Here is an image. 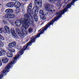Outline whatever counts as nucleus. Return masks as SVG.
<instances>
[{
	"label": "nucleus",
	"instance_id": "obj_17",
	"mask_svg": "<svg viewBox=\"0 0 79 79\" xmlns=\"http://www.w3.org/2000/svg\"><path fill=\"white\" fill-rule=\"evenodd\" d=\"M34 19L35 22H37L38 21V18H37V14H35L34 15Z\"/></svg>",
	"mask_w": 79,
	"mask_h": 79
},
{
	"label": "nucleus",
	"instance_id": "obj_38",
	"mask_svg": "<svg viewBox=\"0 0 79 79\" xmlns=\"http://www.w3.org/2000/svg\"><path fill=\"white\" fill-rule=\"evenodd\" d=\"M39 31H40V30H39Z\"/></svg>",
	"mask_w": 79,
	"mask_h": 79
},
{
	"label": "nucleus",
	"instance_id": "obj_7",
	"mask_svg": "<svg viewBox=\"0 0 79 79\" xmlns=\"http://www.w3.org/2000/svg\"><path fill=\"white\" fill-rule=\"evenodd\" d=\"M16 43L15 41H13L10 43L8 45V46L10 48H13V47H16Z\"/></svg>",
	"mask_w": 79,
	"mask_h": 79
},
{
	"label": "nucleus",
	"instance_id": "obj_2",
	"mask_svg": "<svg viewBox=\"0 0 79 79\" xmlns=\"http://www.w3.org/2000/svg\"><path fill=\"white\" fill-rule=\"evenodd\" d=\"M56 21V18L54 19H53L52 21L50 22L49 23H48L47 24H46V26L44 27V28L40 32V33L38 34L36 36L31 37V40L30 41V42L29 43H28L27 44V45H25L23 48L22 50L20 51V55H21L23 54L24 53V51L27 48V47H29V46H31V45H32V43L35 41V39H37V38H38L39 37H40V34H42L44 33V31H46V29H47L48 26H50L51 24H52L54 23V22Z\"/></svg>",
	"mask_w": 79,
	"mask_h": 79
},
{
	"label": "nucleus",
	"instance_id": "obj_28",
	"mask_svg": "<svg viewBox=\"0 0 79 79\" xmlns=\"http://www.w3.org/2000/svg\"><path fill=\"white\" fill-rule=\"evenodd\" d=\"M49 1L51 2H52L54 1H61V0H49Z\"/></svg>",
	"mask_w": 79,
	"mask_h": 79
},
{
	"label": "nucleus",
	"instance_id": "obj_8",
	"mask_svg": "<svg viewBox=\"0 0 79 79\" xmlns=\"http://www.w3.org/2000/svg\"><path fill=\"white\" fill-rule=\"evenodd\" d=\"M10 32L11 34L15 37V38H18V35L16 34L15 32V29L13 28H11L10 29Z\"/></svg>",
	"mask_w": 79,
	"mask_h": 79
},
{
	"label": "nucleus",
	"instance_id": "obj_36",
	"mask_svg": "<svg viewBox=\"0 0 79 79\" xmlns=\"http://www.w3.org/2000/svg\"><path fill=\"white\" fill-rule=\"evenodd\" d=\"M14 0V1H18V0Z\"/></svg>",
	"mask_w": 79,
	"mask_h": 79
},
{
	"label": "nucleus",
	"instance_id": "obj_3",
	"mask_svg": "<svg viewBox=\"0 0 79 79\" xmlns=\"http://www.w3.org/2000/svg\"><path fill=\"white\" fill-rule=\"evenodd\" d=\"M19 56V54H18L17 56H15L14 58L13 61L10 62L7 65L5 69L2 72V74L0 75V79L3 78V75H5L6 73H8V71L7 69H9L11 67V65H12L13 63H15L16 61H17V59L18 58Z\"/></svg>",
	"mask_w": 79,
	"mask_h": 79
},
{
	"label": "nucleus",
	"instance_id": "obj_4",
	"mask_svg": "<svg viewBox=\"0 0 79 79\" xmlns=\"http://www.w3.org/2000/svg\"><path fill=\"white\" fill-rule=\"evenodd\" d=\"M32 3H30L29 6L27 7V11L28 13L26 14L24 16L25 18H27L28 19H33V17L32 16V15H33V13L31 11V8L32 7Z\"/></svg>",
	"mask_w": 79,
	"mask_h": 79
},
{
	"label": "nucleus",
	"instance_id": "obj_19",
	"mask_svg": "<svg viewBox=\"0 0 79 79\" xmlns=\"http://www.w3.org/2000/svg\"><path fill=\"white\" fill-rule=\"evenodd\" d=\"M4 45L3 44V43L0 40V47H3Z\"/></svg>",
	"mask_w": 79,
	"mask_h": 79
},
{
	"label": "nucleus",
	"instance_id": "obj_31",
	"mask_svg": "<svg viewBox=\"0 0 79 79\" xmlns=\"http://www.w3.org/2000/svg\"><path fill=\"white\" fill-rule=\"evenodd\" d=\"M15 30L17 32H19V29L18 28H16Z\"/></svg>",
	"mask_w": 79,
	"mask_h": 79
},
{
	"label": "nucleus",
	"instance_id": "obj_18",
	"mask_svg": "<svg viewBox=\"0 0 79 79\" xmlns=\"http://www.w3.org/2000/svg\"><path fill=\"white\" fill-rule=\"evenodd\" d=\"M15 12L17 14H18L20 12V9L19 8H17L15 10Z\"/></svg>",
	"mask_w": 79,
	"mask_h": 79
},
{
	"label": "nucleus",
	"instance_id": "obj_14",
	"mask_svg": "<svg viewBox=\"0 0 79 79\" xmlns=\"http://www.w3.org/2000/svg\"><path fill=\"white\" fill-rule=\"evenodd\" d=\"M40 3H42V0H35V5H39Z\"/></svg>",
	"mask_w": 79,
	"mask_h": 79
},
{
	"label": "nucleus",
	"instance_id": "obj_22",
	"mask_svg": "<svg viewBox=\"0 0 79 79\" xmlns=\"http://www.w3.org/2000/svg\"><path fill=\"white\" fill-rule=\"evenodd\" d=\"M45 15H43V16H40L41 17V19L42 20H45L46 18H45Z\"/></svg>",
	"mask_w": 79,
	"mask_h": 79
},
{
	"label": "nucleus",
	"instance_id": "obj_25",
	"mask_svg": "<svg viewBox=\"0 0 79 79\" xmlns=\"http://www.w3.org/2000/svg\"><path fill=\"white\" fill-rule=\"evenodd\" d=\"M10 52H12V53H14V52H15V50L14 49H13L11 48L10 49Z\"/></svg>",
	"mask_w": 79,
	"mask_h": 79
},
{
	"label": "nucleus",
	"instance_id": "obj_1",
	"mask_svg": "<svg viewBox=\"0 0 79 79\" xmlns=\"http://www.w3.org/2000/svg\"><path fill=\"white\" fill-rule=\"evenodd\" d=\"M24 18L26 19H24L22 18L19 20H16L15 22V26L17 27H19L21 24L22 25L21 27V29L23 34H18V35L22 39L24 38V35H27V29L29 27V25L31 26L34 24V19H28L27 17Z\"/></svg>",
	"mask_w": 79,
	"mask_h": 79
},
{
	"label": "nucleus",
	"instance_id": "obj_26",
	"mask_svg": "<svg viewBox=\"0 0 79 79\" xmlns=\"http://www.w3.org/2000/svg\"><path fill=\"white\" fill-rule=\"evenodd\" d=\"M0 40H4V38L0 34Z\"/></svg>",
	"mask_w": 79,
	"mask_h": 79
},
{
	"label": "nucleus",
	"instance_id": "obj_24",
	"mask_svg": "<svg viewBox=\"0 0 79 79\" xmlns=\"http://www.w3.org/2000/svg\"><path fill=\"white\" fill-rule=\"evenodd\" d=\"M38 9H39V7H38L37 6H35L33 8V10H35V11H36V10H38Z\"/></svg>",
	"mask_w": 79,
	"mask_h": 79
},
{
	"label": "nucleus",
	"instance_id": "obj_40",
	"mask_svg": "<svg viewBox=\"0 0 79 79\" xmlns=\"http://www.w3.org/2000/svg\"><path fill=\"white\" fill-rule=\"evenodd\" d=\"M26 42H27V41Z\"/></svg>",
	"mask_w": 79,
	"mask_h": 79
},
{
	"label": "nucleus",
	"instance_id": "obj_5",
	"mask_svg": "<svg viewBox=\"0 0 79 79\" xmlns=\"http://www.w3.org/2000/svg\"><path fill=\"white\" fill-rule=\"evenodd\" d=\"M54 7L53 5L52 4H47L44 6V7L46 11L50 12H53L55 11V10H52L51 8H53Z\"/></svg>",
	"mask_w": 79,
	"mask_h": 79
},
{
	"label": "nucleus",
	"instance_id": "obj_10",
	"mask_svg": "<svg viewBox=\"0 0 79 79\" xmlns=\"http://www.w3.org/2000/svg\"><path fill=\"white\" fill-rule=\"evenodd\" d=\"M48 13L46 12V13L44 12L43 10H41L39 11V15L40 16H42L44 15H47Z\"/></svg>",
	"mask_w": 79,
	"mask_h": 79
},
{
	"label": "nucleus",
	"instance_id": "obj_16",
	"mask_svg": "<svg viewBox=\"0 0 79 79\" xmlns=\"http://www.w3.org/2000/svg\"><path fill=\"white\" fill-rule=\"evenodd\" d=\"M0 52H1L2 56L3 55H6V51L5 50H4V49L2 48H0Z\"/></svg>",
	"mask_w": 79,
	"mask_h": 79
},
{
	"label": "nucleus",
	"instance_id": "obj_15",
	"mask_svg": "<svg viewBox=\"0 0 79 79\" xmlns=\"http://www.w3.org/2000/svg\"><path fill=\"white\" fill-rule=\"evenodd\" d=\"M5 12L6 13H11L13 12V10L11 9H8L6 10Z\"/></svg>",
	"mask_w": 79,
	"mask_h": 79
},
{
	"label": "nucleus",
	"instance_id": "obj_32",
	"mask_svg": "<svg viewBox=\"0 0 79 79\" xmlns=\"http://www.w3.org/2000/svg\"><path fill=\"white\" fill-rule=\"evenodd\" d=\"M2 66V63L1 61V59H0V66Z\"/></svg>",
	"mask_w": 79,
	"mask_h": 79
},
{
	"label": "nucleus",
	"instance_id": "obj_21",
	"mask_svg": "<svg viewBox=\"0 0 79 79\" xmlns=\"http://www.w3.org/2000/svg\"><path fill=\"white\" fill-rule=\"evenodd\" d=\"M21 48H22V47H21L20 45L19 44L17 45V49L20 50V49H21Z\"/></svg>",
	"mask_w": 79,
	"mask_h": 79
},
{
	"label": "nucleus",
	"instance_id": "obj_34",
	"mask_svg": "<svg viewBox=\"0 0 79 79\" xmlns=\"http://www.w3.org/2000/svg\"><path fill=\"white\" fill-rule=\"evenodd\" d=\"M3 22H5V20H3Z\"/></svg>",
	"mask_w": 79,
	"mask_h": 79
},
{
	"label": "nucleus",
	"instance_id": "obj_29",
	"mask_svg": "<svg viewBox=\"0 0 79 79\" xmlns=\"http://www.w3.org/2000/svg\"><path fill=\"white\" fill-rule=\"evenodd\" d=\"M32 29L31 28H30L28 29V32H32Z\"/></svg>",
	"mask_w": 79,
	"mask_h": 79
},
{
	"label": "nucleus",
	"instance_id": "obj_37",
	"mask_svg": "<svg viewBox=\"0 0 79 79\" xmlns=\"http://www.w3.org/2000/svg\"><path fill=\"white\" fill-rule=\"evenodd\" d=\"M65 1L66 0H65ZM68 0V1H69V0Z\"/></svg>",
	"mask_w": 79,
	"mask_h": 79
},
{
	"label": "nucleus",
	"instance_id": "obj_30",
	"mask_svg": "<svg viewBox=\"0 0 79 79\" xmlns=\"http://www.w3.org/2000/svg\"><path fill=\"white\" fill-rule=\"evenodd\" d=\"M2 28H0V33H2V32H3V30H2Z\"/></svg>",
	"mask_w": 79,
	"mask_h": 79
},
{
	"label": "nucleus",
	"instance_id": "obj_20",
	"mask_svg": "<svg viewBox=\"0 0 79 79\" xmlns=\"http://www.w3.org/2000/svg\"><path fill=\"white\" fill-rule=\"evenodd\" d=\"M58 2L56 3V5H57V6H60V5H61V2H60V1H57Z\"/></svg>",
	"mask_w": 79,
	"mask_h": 79
},
{
	"label": "nucleus",
	"instance_id": "obj_35",
	"mask_svg": "<svg viewBox=\"0 0 79 79\" xmlns=\"http://www.w3.org/2000/svg\"><path fill=\"white\" fill-rule=\"evenodd\" d=\"M6 49H7V50H9V48H7Z\"/></svg>",
	"mask_w": 79,
	"mask_h": 79
},
{
	"label": "nucleus",
	"instance_id": "obj_6",
	"mask_svg": "<svg viewBox=\"0 0 79 79\" xmlns=\"http://www.w3.org/2000/svg\"><path fill=\"white\" fill-rule=\"evenodd\" d=\"M5 17L6 18H14L15 17V15L13 14L10 15L6 14L5 16Z\"/></svg>",
	"mask_w": 79,
	"mask_h": 79
},
{
	"label": "nucleus",
	"instance_id": "obj_13",
	"mask_svg": "<svg viewBox=\"0 0 79 79\" xmlns=\"http://www.w3.org/2000/svg\"><path fill=\"white\" fill-rule=\"evenodd\" d=\"M6 54L7 56L9 57V58H12L13 57V53L10 52H8Z\"/></svg>",
	"mask_w": 79,
	"mask_h": 79
},
{
	"label": "nucleus",
	"instance_id": "obj_33",
	"mask_svg": "<svg viewBox=\"0 0 79 79\" xmlns=\"http://www.w3.org/2000/svg\"><path fill=\"white\" fill-rule=\"evenodd\" d=\"M23 2H26L27 0H22Z\"/></svg>",
	"mask_w": 79,
	"mask_h": 79
},
{
	"label": "nucleus",
	"instance_id": "obj_23",
	"mask_svg": "<svg viewBox=\"0 0 79 79\" xmlns=\"http://www.w3.org/2000/svg\"><path fill=\"white\" fill-rule=\"evenodd\" d=\"M15 5V3L13 2H10V7H13Z\"/></svg>",
	"mask_w": 79,
	"mask_h": 79
},
{
	"label": "nucleus",
	"instance_id": "obj_9",
	"mask_svg": "<svg viewBox=\"0 0 79 79\" xmlns=\"http://www.w3.org/2000/svg\"><path fill=\"white\" fill-rule=\"evenodd\" d=\"M5 30L3 31V32L5 33V34L7 33L8 32H10V28L9 27L7 26H5L4 27Z\"/></svg>",
	"mask_w": 79,
	"mask_h": 79
},
{
	"label": "nucleus",
	"instance_id": "obj_12",
	"mask_svg": "<svg viewBox=\"0 0 79 79\" xmlns=\"http://www.w3.org/2000/svg\"><path fill=\"white\" fill-rule=\"evenodd\" d=\"M2 60L3 63H6L8 62V61H9V59L3 57L2 58Z\"/></svg>",
	"mask_w": 79,
	"mask_h": 79
},
{
	"label": "nucleus",
	"instance_id": "obj_27",
	"mask_svg": "<svg viewBox=\"0 0 79 79\" xmlns=\"http://www.w3.org/2000/svg\"><path fill=\"white\" fill-rule=\"evenodd\" d=\"M11 2H9L8 3H7L6 5V6H7V7H10V3Z\"/></svg>",
	"mask_w": 79,
	"mask_h": 79
},
{
	"label": "nucleus",
	"instance_id": "obj_39",
	"mask_svg": "<svg viewBox=\"0 0 79 79\" xmlns=\"http://www.w3.org/2000/svg\"><path fill=\"white\" fill-rule=\"evenodd\" d=\"M0 5H1V4H0Z\"/></svg>",
	"mask_w": 79,
	"mask_h": 79
},
{
	"label": "nucleus",
	"instance_id": "obj_11",
	"mask_svg": "<svg viewBox=\"0 0 79 79\" xmlns=\"http://www.w3.org/2000/svg\"><path fill=\"white\" fill-rule=\"evenodd\" d=\"M14 5L17 8H18L21 6V3L17 1L14 3Z\"/></svg>",
	"mask_w": 79,
	"mask_h": 79
}]
</instances>
